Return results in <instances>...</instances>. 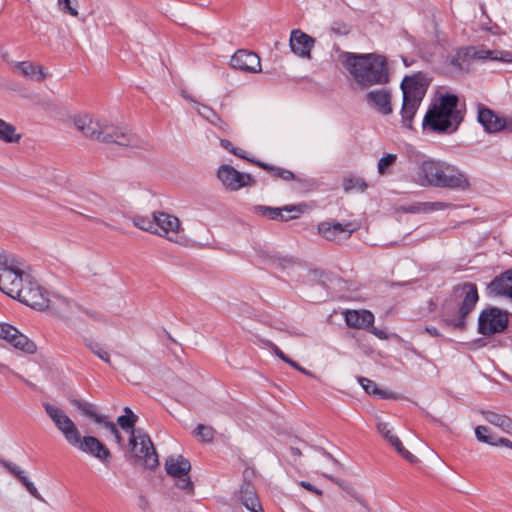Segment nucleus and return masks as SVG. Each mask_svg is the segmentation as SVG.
Instances as JSON below:
<instances>
[{
  "mask_svg": "<svg viewBox=\"0 0 512 512\" xmlns=\"http://www.w3.org/2000/svg\"><path fill=\"white\" fill-rule=\"evenodd\" d=\"M132 222L135 227L141 230L151 233H157L156 220L154 217L153 219H150L149 217L146 216L137 215L132 218Z\"/></svg>",
  "mask_w": 512,
  "mask_h": 512,
  "instance_id": "36",
  "label": "nucleus"
},
{
  "mask_svg": "<svg viewBox=\"0 0 512 512\" xmlns=\"http://www.w3.org/2000/svg\"><path fill=\"white\" fill-rule=\"evenodd\" d=\"M0 464L13 474L17 479L24 473V471L15 463L8 460H1Z\"/></svg>",
  "mask_w": 512,
  "mask_h": 512,
  "instance_id": "46",
  "label": "nucleus"
},
{
  "mask_svg": "<svg viewBox=\"0 0 512 512\" xmlns=\"http://www.w3.org/2000/svg\"><path fill=\"white\" fill-rule=\"evenodd\" d=\"M509 323V313L498 307L485 308L478 318V333L491 336L503 332Z\"/></svg>",
  "mask_w": 512,
  "mask_h": 512,
  "instance_id": "9",
  "label": "nucleus"
},
{
  "mask_svg": "<svg viewBox=\"0 0 512 512\" xmlns=\"http://www.w3.org/2000/svg\"><path fill=\"white\" fill-rule=\"evenodd\" d=\"M498 58L496 60L511 63L512 62V53L509 51H499L497 50Z\"/></svg>",
  "mask_w": 512,
  "mask_h": 512,
  "instance_id": "51",
  "label": "nucleus"
},
{
  "mask_svg": "<svg viewBox=\"0 0 512 512\" xmlns=\"http://www.w3.org/2000/svg\"><path fill=\"white\" fill-rule=\"evenodd\" d=\"M124 415H121L117 419L118 425L125 431H130V435H133V431H139L140 428L136 429L135 424L138 421V416L133 413L129 407L124 408Z\"/></svg>",
  "mask_w": 512,
  "mask_h": 512,
  "instance_id": "32",
  "label": "nucleus"
},
{
  "mask_svg": "<svg viewBox=\"0 0 512 512\" xmlns=\"http://www.w3.org/2000/svg\"><path fill=\"white\" fill-rule=\"evenodd\" d=\"M0 339L6 340L13 347L26 353L33 354L36 351L35 343L10 324L0 323Z\"/></svg>",
  "mask_w": 512,
  "mask_h": 512,
  "instance_id": "16",
  "label": "nucleus"
},
{
  "mask_svg": "<svg viewBox=\"0 0 512 512\" xmlns=\"http://www.w3.org/2000/svg\"><path fill=\"white\" fill-rule=\"evenodd\" d=\"M165 470L169 476L176 479L175 485L178 488L193 493L194 484L189 476L191 464L188 459L181 455L177 457L169 456L165 460Z\"/></svg>",
  "mask_w": 512,
  "mask_h": 512,
  "instance_id": "10",
  "label": "nucleus"
},
{
  "mask_svg": "<svg viewBox=\"0 0 512 512\" xmlns=\"http://www.w3.org/2000/svg\"><path fill=\"white\" fill-rule=\"evenodd\" d=\"M238 499L250 512H264L256 490L251 483L245 481L241 484Z\"/></svg>",
  "mask_w": 512,
  "mask_h": 512,
  "instance_id": "24",
  "label": "nucleus"
},
{
  "mask_svg": "<svg viewBox=\"0 0 512 512\" xmlns=\"http://www.w3.org/2000/svg\"><path fill=\"white\" fill-rule=\"evenodd\" d=\"M21 135L16 132V127L0 118V140L5 143H18Z\"/></svg>",
  "mask_w": 512,
  "mask_h": 512,
  "instance_id": "30",
  "label": "nucleus"
},
{
  "mask_svg": "<svg viewBox=\"0 0 512 512\" xmlns=\"http://www.w3.org/2000/svg\"><path fill=\"white\" fill-rule=\"evenodd\" d=\"M367 103L383 115L392 113L391 93L386 88L375 89L366 94Z\"/></svg>",
  "mask_w": 512,
  "mask_h": 512,
  "instance_id": "20",
  "label": "nucleus"
},
{
  "mask_svg": "<svg viewBox=\"0 0 512 512\" xmlns=\"http://www.w3.org/2000/svg\"><path fill=\"white\" fill-rule=\"evenodd\" d=\"M473 57L479 60H496L498 53L497 50L480 49L474 52Z\"/></svg>",
  "mask_w": 512,
  "mask_h": 512,
  "instance_id": "45",
  "label": "nucleus"
},
{
  "mask_svg": "<svg viewBox=\"0 0 512 512\" xmlns=\"http://www.w3.org/2000/svg\"><path fill=\"white\" fill-rule=\"evenodd\" d=\"M289 451L290 453L293 455V456H296V457H300L302 455L301 451L299 448H296V447H290L289 448Z\"/></svg>",
  "mask_w": 512,
  "mask_h": 512,
  "instance_id": "60",
  "label": "nucleus"
},
{
  "mask_svg": "<svg viewBox=\"0 0 512 512\" xmlns=\"http://www.w3.org/2000/svg\"><path fill=\"white\" fill-rule=\"evenodd\" d=\"M85 313L91 317L93 320L97 321V322H105V319L104 317L99 314V313H96V312H91V311H88V310H85Z\"/></svg>",
  "mask_w": 512,
  "mask_h": 512,
  "instance_id": "53",
  "label": "nucleus"
},
{
  "mask_svg": "<svg viewBox=\"0 0 512 512\" xmlns=\"http://www.w3.org/2000/svg\"><path fill=\"white\" fill-rule=\"evenodd\" d=\"M371 333H373L376 337H378L379 339H382V340L388 338L387 333L385 331L377 329V328H372Z\"/></svg>",
  "mask_w": 512,
  "mask_h": 512,
  "instance_id": "55",
  "label": "nucleus"
},
{
  "mask_svg": "<svg viewBox=\"0 0 512 512\" xmlns=\"http://www.w3.org/2000/svg\"><path fill=\"white\" fill-rule=\"evenodd\" d=\"M475 436L478 441L487 443L492 446L501 445L500 440L502 437H496L489 433V429L485 426H477L475 428Z\"/></svg>",
  "mask_w": 512,
  "mask_h": 512,
  "instance_id": "34",
  "label": "nucleus"
},
{
  "mask_svg": "<svg viewBox=\"0 0 512 512\" xmlns=\"http://www.w3.org/2000/svg\"><path fill=\"white\" fill-rule=\"evenodd\" d=\"M58 5L64 13L74 17L78 16L77 0H58Z\"/></svg>",
  "mask_w": 512,
  "mask_h": 512,
  "instance_id": "44",
  "label": "nucleus"
},
{
  "mask_svg": "<svg viewBox=\"0 0 512 512\" xmlns=\"http://www.w3.org/2000/svg\"><path fill=\"white\" fill-rule=\"evenodd\" d=\"M14 285L41 288L36 271L22 258L0 251V288Z\"/></svg>",
  "mask_w": 512,
  "mask_h": 512,
  "instance_id": "5",
  "label": "nucleus"
},
{
  "mask_svg": "<svg viewBox=\"0 0 512 512\" xmlns=\"http://www.w3.org/2000/svg\"><path fill=\"white\" fill-rule=\"evenodd\" d=\"M13 70L24 77L30 78L38 82H41L47 76V74L43 71V68L41 66H35L30 61L16 62L13 66Z\"/></svg>",
  "mask_w": 512,
  "mask_h": 512,
  "instance_id": "26",
  "label": "nucleus"
},
{
  "mask_svg": "<svg viewBox=\"0 0 512 512\" xmlns=\"http://www.w3.org/2000/svg\"><path fill=\"white\" fill-rule=\"evenodd\" d=\"M428 82L421 74L406 76L401 82L403 103L401 108L402 125L412 129L413 118L426 94Z\"/></svg>",
  "mask_w": 512,
  "mask_h": 512,
  "instance_id": "6",
  "label": "nucleus"
},
{
  "mask_svg": "<svg viewBox=\"0 0 512 512\" xmlns=\"http://www.w3.org/2000/svg\"><path fill=\"white\" fill-rule=\"evenodd\" d=\"M479 300L478 290H467L455 317L444 318L443 322L448 327L463 331L466 329V318L473 311Z\"/></svg>",
  "mask_w": 512,
  "mask_h": 512,
  "instance_id": "13",
  "label": "nucleus"
},
{
  "mask_svg": "<svg viewBox=\"0 0 512 512\" xmlns=\"http://www.w3.org/2000/svg\"><path fill=\"white\" fill-rule=\"evenodd\" d=\"M378 432L395 448V450L408 462L415 463L417 457L409 452L402 444L401 440L393 434L388 423L380 422L377 425Z\"/></svg>",
  "mask_w": 512,
  "mask_h": 512,
  "instance_id": "22",
  "label": "nucleus"
},
{
  "mask_svg": "<svg viewBox=\"0 0 512 512\" xmlns=\"http://www.w3.org/2000/svg\"><path fill=\"white\" fill-rule=\"evenodd\" d=\"M500 443H501V445L509 447V448L512 449V441H510L509 439L501 438Z\"/></svg>",
  "mask_w": 512,
  "mask_h": 512,
  "instance_id": "62",
  "label": "nucleus"
},
{
  "mask_svg": "<svg viewBox=\"0 0 512 512\" xmlns=\"http://www.w3.org/2000/svg\"><path fill=\"white\" fill-rule=\"evenodd\" d=\"M196 110L198 114L205 120H207L209 123L216 126L222 131H227L228 124L224 120H222L212 108L204 104L197 103Z\"/></svg>",
  "mask_w": 512,
  "mask_h": 512,
  "instance_id": "27",
  "label": "nucleus"
},
{
  "mask_svg": "<svg viewBox=\"0 0 512 512\" xmlns=\"http://www.w3.org/2000/svg\"><path fill=\"white\" fill-rule=\"evenodd\" d=\"M220 144H221V146H222L224 149H226V150H228V151H230V152H231V147H234V146L232 145V143H231L229 140H227V139H222V140L220 141Z\"/></svg>",
  "mask_w": 512,
  "mask_h": 512,
  "instance_id": "58",
  "label": "nucleus"
},
{
  "mask_svg": "<svg viewBox=\"0 0 512 512\" xmlns=\"http://www.w3.org/2000/svg\"><path fill=\"white\" fill-rule=\"evenodd\" d=\"M129 444L133 457L145 468L154 469L159 465V459L155 447L147 433L143 430L133 431Z\"/></svg>",
  "mask_w": 512,
  "mask_h": 512,
  "instance_id": "8",
  "label": "nucleus"
},
{
  "mask_svg": "<svg viewBox=\"0 0 512 512\" xmlns=\"http://www.w3.org/2000/svg\"><path fill=\"white\" fill-rule=\"evenodd\" d=\"M503 431H505L508 434L512 435V419L508 416H504L503 419H501V423L499 426Z\"/></svg>",
  "mask_w": 512,
  "mask_h": 512,
  "instance_id": "49",
  "label": "nucleus"
},
{
  "mask_svg": "<svg viewBox=\"0 0 512 512\" xmlns=\"http://www.w3.org/2000/svg\"><path fill=\"white\" fill-rule=\"evenodd\" d=\"M70 403L79 409L85 416L92 418L97 424L104 422V416L99 415L96 411L95 405L82 399H71Z\"/></svg>",
  "mask_w": 512,
  "mask_h": 512,
  "instance_id": "28",
  "label": "nucleus"
},
{
  "mask_svg": "<svg viewBox=\"0 0 512 512\" xmlns=\"http://www.w3.org/2000/svg\"><path fill=\"white\" fill-rule=\"evenodd\" d=\"M230 65L233 69L248 73H258L261 71L259 56L248 50H238L231 57Z\"/></svg>",
  "mask_w": 512,
  "mask_h": 512,
  "instance_id": "18",
  "label": "nucleus"
},
{
  "mask_svg": "<svg viewBox=\"0 0 512 512\" xmlns=\"http://www.w3.org/2000/svg\"><path fill=\"white\" fill-rule=\"evenodd\" d=\"M231 153L234 154L235 156L239 157V158H242V159H246L250 162H253L256 164V160H253V159H249L247 156H246V153L243 149L241 148H236V147H231Z\"/></svg>",
  "mask_w": 512,
  "mask_h": 512,
  "instance_id": "52",
  "label": "nucleus"
},
{
  "mask_svg": "<svg viewBox=\"0 0 512 512\" xmlns=\"http://www.w3.org/2000/svg\"><path fill=\"white\" fill-rule=\"evenodd\" d=\"M307 209V205L305 203H300L296 205H285L280 208H274L269 206H257L256 211L263 216L268 217L272 220H282L289 221L293 219H298Z\"/></svg>",
  "mask_w": 512,
  "mask_h": 512,
  "instance_id": "15",
  "label": "nucleus"
},
{
  "mask_svg": "<svg viewBox=\"0 0 512 512\" xmlns=\"http://www.w3.org/2000/svg\"><path fill=\"white\" fill-rule=\"evenodd\" d=\"M217 177L229 191H238L255 183L251 174L239 172L234 167L226 164L219 167Z\"/></svg>",
  "mask_w": 512,
  "mask_h": 512,
  "instance_id": "11",
  "label": "nucleus"
},
{
  "mask_svg": "<svg viewBox=\"0 0 512 512\" xmlns=\"http://www.w3.org/2000/svg\"><path fill=\"white\" fill-rule=\"evenodd\" d=\"M458 288H469V289H472V288H476V285L473 284V283H470V282H465L462 285H459Z\"/></svg>",
  "mask_w": 512,
  "mask_h": 512,
  "instance_id": "64",
  "label": "nucleus"
},
{
  "mask_svg": "<svg viewBox=\"0 0 512 512\" xmlns=\"http://www.w3.org/2000/svg\"><path fill=\"white\" fill-rule=\"evenodd\" d=\"M25 488L27 489V491L37 500L41 501V502H46L45 499L41 496V494L38 492L37 488L35 487V485L30 482L27 486H25Z\"/></svg>",
  "mask_w": 512,
  "mask_h": 512,
  "instance_id": "50",
  "label": "nucleus"
},
{
  "mask_svg": "<svg viewBox=\"0 0 512 512\" xmlns=\"http://www.w3.org/2000/svg\"><path fill=\"white\" fill-rule=\"evenodd\" d=\"M465 109L455 94H439L427 110L422 127L438 134L456 132L464 120Z\"/></svg>",
  "mask_w": 512,
  "mask_h": 512,
  "instance_id": "2",
  "label": "nucleus"
},
{
  "mask_svg": "<svg viewBox=\"0 0 512 512\" xmlns=\"http://www.w3.org/2000/svg\"><path fill=\"white\" fill-rule=\"evenodd\" d=\"M496 295H503L512 299V290H492Z\"/></svg>",
  "mask_w": 512,
  "mask_h": 512,
  "instance_id": "57",
  "label": "nucleus"
},
{
  "mask_svg": "<svg viewBox=\"0 0 512 512\" xmlns=\"http://www.w3.org/2000/svg\"><path fill=\"white\" fill-rule=\"evenodd\" d=\"M290 48L293 53L303 58L311 57L314 39L299 29L292 30L290 35Z\"/></svg>",
  "mask_w": 512,
  "mask_h": 512,
  "instance_id": "19",
  "label": "nucleus"
},
{
  "mask_svg": "<svg viewBox=\"0 0 512 512\" xmlns=\"http://www.w3.org/2000/svg\"><path fill=\"white\" fill-rule=\"evenodd\" d=\"M156 220V229L160 228L163 233L157 231L159 235H176L180 228V221L176 216L165 212H154Z\"/></svg>",
  "mask_w": 512,
  "mask_h": 512,
  "instance_id": "25",
  "label": "nucleus"
},
{
  "mask_svg": "<svg viewBox=\"0 0 512 512\" xmlns=\"http://www.w3.org/2000/svg\"><path fill=\"white\" fill-rule=\"evenodd\" d=\"M269 346H270V348H272V351L274 352V354L276 356H278L281 360H283L285 363L289 364L291 367H293L294 369H296L302 373H305V374L307 373L305 368L301 367L298 363H296L291 358H289L287 355H285L283 353V351L281 349H279V347H277L276 345L271 344V343H269Z\"/></svg>",
  "mask_w": 512,
  "mask_h": 512,
  "instance_id": "42",
  "label": "nucleus"
},
{
  "mask_svg": "<svg viewBox=\"0 0 512 512\" xmlns=\"http://www.w3.org/2000/svg\"><path fill=\"white\" fill-rule=\"evenodd\" d=\"M18 480L22 483V485L25 487L27 486L31 481L24 475V473L18 478Z\"/></svg>",
  "mask_w": 512,
  "mask_h": 512,
  "instance_id": "61",
  "label": "nucleus"
},
{
  "mask_svg": "<svg viewBox=\"0 0 512 512\" xmlns=\"http://www.w3.org/2000/svg\"><path fill=\"white\" fill-rule=\"evenodd\" d=\"M84 344L95 356L110 364V354L99 342L86 338L84 339Z\"/></svg>",
  "mask_w": 512,
  "mask_h": 512,
  "instance_id": "35",
  "label": "nucleus"
},
{
  "mask_svg": "<svg viewBox=\"0 0 512 512\" xmlns=\"http://www.w3.org/2000/svg\"><path fill=\"white\" fill-rule=\"evenodd\" d=\"M487 288H512V268L495 277Z\"/></svg>",
  "mask_w": 512,
  "mask_h": 512,
  "instance_id": "37",
  "label": "nucleus"
},
{
  "mask_svg": "<svg viewBox=\"0 0 512 512\" xmlns=\"http://www.w3.org/2000/svg\"><path fill=\"white\" fill-rule=\"evenodd\" d=\"M340 59L354 81L364 89L389 82L386 57L376 53L342 52Z\"/></svg>",
  "mask_w": 512,
  "mask_h": 512,
  "instance_id": "1",
  "label": "nucleus"
},
{
  "mask_svg": "<svg viewBox=\"0 0 512 512\" xmlns=\"http://www.w3.org/2000/svg\"><path fill=\"white\" fill-rule=\"evenodd\" d=\"M256 165L263 168L277 179H282L284 181H292L297 179L296 175L292 171L285 168L276 167L261 161H257Z\"/></svg>",
  "mask_w": 512,
  "mask_h": 512,
  "instance_id": "29",
  "label": "nucleus"
},
{
  "mask_svg": "<svg viewBox=\"0 0 512 512\" xmlns=\"http://www.w3.org/2000/svg\"><path fill=\"white\" fill-rule=\"evenodd\" d=\"M484 418L486 421H488L490 424L495 425L497 427L500 426L501 419L504 418L505 415H501L492 411H484L482 412Z\"/></svg>",
  "mask_w": 512,
  "mask_h": 512,
  "instance_id": "48",
  "label": "nucleus"
},
{
  "mask_svg": "<svg viewBox=\"0 0 512 512\" xmlns=\"http://www.w3.org/2000/svg\"><path fill=\"white\" fill-rule=\"evenodd\" d=\"M44 409L65 440L71 444L80 433L74 422L57 406L45 403Z\"/></svg>",
  "mask_w": 512,
  "mask_h": 512,
  "instance_id": "12",
  "label": "nucleus"
},
{
  "mask_svg": "<svg viewBox=\"0 0 512 512\" xmlns=\"http://www.w3.org/2000/svg\"><path fill=\"white\" fill-rule=\"evenodd\" d=\"M478 121L488 133H497L505 128V118L498 116L493 110L480 107L478 110Z\"/></svg>",
  "mask_w": 512,
  "mask_h": 512,
  "instance_id": "21",
  "label": "nucleus"
},
{
  "mask_svg": "<svg viewBox=\"0 0 512 512\" xmlns=\"http://www.w3.org/2000/svg\"><path fill=\"white\" fill-rule=\"evenodd\" d=\"M193 433L203 442H211L213 441L215 431L212 427L198 424Z\"/></svg>",
  "mask_w": 512,
  "mask_h": 512,
  "instance_id": "41",
  "label": "nucleus"
},
{
  "mask_svg": "<svg viewBox=\"0 0 512 512\" xmlns=\"http://www.w3.org/2000/svg\"><path fill=\"white\" fill-rule=\"evenodd\" d=\"M70 445L84 453L94 456L103 463H107L111 459L110 450L94 436H85L81 438L79 433L76 440H74Z\"/></svg>",
  "mask_w": 512,
  "mask_h": 512,
  "instance_id": "14",
  "label": "nucleus"
},
{
  "mask_svg": "<svg viewBox=\"0 0 512 512\" xmlns=\"http://www.w3.org/2000/svg\"><path fill=\"white\" fill-rule=\"evenodd\" d=\"M344 318L347 326L355 329L367 330L374 323V315L368 310H347Z\"/></svg>",
  "mask_w": 512,
  "mask_h": 512,
  "instance_id": "23",
  "label": "nucleus"
},
{
  "mask_svg": "<svg viewBox=\"0 0 512 512\" xmlns=\"http://www.w3.org/2000/svg\"><path fill=\"white\" fill-rule=\"evenodd\" d=\"M426 332L433 336V337H439L441 336L440 332L438 331V329L434 326H426L425 328Z\"/></svg>",
  "mask_w": 512,
  "mask_h": 512,
  "instance_id": "56",
  "label": "nucleus"
},
{
  "mask_svg": "<svg viewBox=\"0 0 512 512\" xmlns=\"http://www.w3.org/2000/svg\"><path fill=\"white\" fill-rule=\"evenodd\" d=\"M445 206L446 205L442 202H421L409 206H404L402 207V210L406 213L431 212L442 210L445 208Z\"/></svg>",
  "mask_w": 512,
  "mask_h": 512,
  "instance_id": "31",
  "label": "nucleus"
},
{
  "mask_svg": "<svg viewBox=\"0 0 512 512\" xmlns=\"http://www.w3.org/2000/svg\"><path fill=\"white\" fill-rule=\"evenodd\" d=\"M7 296L18 300L35 310L52 309L58 311L64 305H69L66 298L53 290H0Z\"/></svg>",
  "mask_w": 512,
  "mask_h": 512,
  "instance_id": "7",
  "label": "nucleus"
},
{
  "mask_svg": "<svg viewBox=\"0 0 512 512\" xmlns=\"http://www.w3.org/2000/svg\"><path fill=\"white\" fill-rule=\"evenodd\" d=\"M331 31L337 35H348L351 31V26L342 20H335L331 23Z\"/></svg>",
  "mask_w": 512,
  "mask_h": 512,
  "instance_id": "43",
  "label": "nucleus"
},
{
  "mask_svg": "<svg viewBox=\"0 0 512 512\" xmlns=\"http://www.w3.org/2000/svg\"><path fill=\"white\" fill-rule=\"evenodd\" d=\"M354 231L355 228L350 222L341 224L338 222L324 221L318 224V233L324 239L333 242L349 239Z\"/></svg>",
  "mask_w": 512,
  "mask_h": 512,
  "instance_id": "17",
  "label": "nucleus"
},
{
  "mask_svg": "<svg viewBox=\"0 0 512 512\" xmlns=\"http://www.w3.org/2000/svg\"><path fill=\"white\" fill-rule=\"evenodd\" d=\"M505 122H506V124H505L504 130L505 129L512 130V117L505 118Z\"/></svg>",
  "mask_w": 512,
  "mask_h": 512,
  "instance_id": "63",
  "label": "nucleus"
},
{
  "mask_svg": "<svg viewBox=\"0 0 512 512\" xmlns=\"http://www.w3.org/2000/svg\"><path fill=\"white\" fill-rule=\"evenodd\" d=\"M168 240L181 245H186L188 242L187 239H174L173 236H168Z\"/></svg>",
  "mask_w": 512,
  "mask_h": 512,
  "instance_id": "59",
  "label": "nucleus"
},
{
  "mask_svg": "<svg viewBox=\"0 0 512 512\" xmlns=\"http://www.w3.org/2000/svg\"><path fill=\"white\" fill-rule=\"evenodd\" d=\"M358 381L361 384V386L364 388L366 393L371 394V395H377L383 399H387L389 397L388 393L381 391L374 381H372L368 378H365V377H359Z\"/></svg>",
  "mask_w": 512,
  "mask_h": 512,
  "instance_id": "39",
  "label": "nucleus"
},
{
  "mask_svg": "<svg viewBox=\"0 0 512 512\" xmlns=\"http://www.w3.org/2000/svg\"><path fill=\"white\" fill-rule=\"evenodd\" d=\"M101 424H103L104 427L109 430V432L114 436L118 444H122L123 438L113 422L107 421L106 418L104 417V422H102Z\"/></svg>",
  "mask_w": 512,
  "mask_h": 512,
  "instance_id": "47",
  "label": "nucleus"
},
{
  "mask_svg": "<svg viewBox=\"0 0 512 512\" xmlns=\"http://www.w3.org/2000/svg\"><path fill=\"white\" fill-rule=\"evenodd\" d=\"M397 160L396 154H387L379 159L377 170L380 175H385L390 173L391 167L395 164Z\"/></svg>",
  "mask_w": 512,
  "mask_h": 512,
  "instance_id": "40",
  "label": "nucleus"
},
{
  "mask_svg": "<svg viewBox=\"0 0 512 512\" xmlns=\"http://www.w3.org/2000/svg\"><path fill=\"white\" fill-rule=\"evenodd\" d=\"M311 278H318L319 282L318 284L322 287L329 288L330 286H340L344 281L343 279L333 275L332 273H327L324 271L320 272H311L310 273Z\"/></svg>",
  "mask_w": 512,
  "mask_h": 512,
  "instance_id": "33",
  "label": "nucleus"
},
{
  "mask_svg": "<svg viewBox=\"0 0 512 512\" xmlns=\"http://www.w3.org/2000/svg\"><path fill=\"white\" fill-rule=\"evenodd\" d=\"M74 123L77 130L93 140L136 149H147L148 147V143L135 134L87 114L75 117Z\"/></svg>",
  "mask_w": 512,
  "mask_h": 512,
  "instance_id": "3",
  "label": "nucleus"
},
{
  "mask_svg": "<svg viewBox=\"0 0 512 512\" xmlns=\"http://www.w3.org/2000/svg\"><path fill=\"white\" fill-rule=\"evenodd\" d=\"M368 185L364 179L360 177H349L344 179L343 181V189L346 192L358 191L364 192L367 189Z\"/></svg>",
  "mask_w": 512,
  "mask_h": 512,
  "instance_id": "38",
  "label": "nucleus"
},
{
  "mask_svg": "<svg viewBox=\"0 0 512 512\" xmlns=\"http://www.w3.org/2000/svg\"><path fill=\"white\" fill-rule=\"evenodd\" d=\"M301 486H302V487H304L305 489H307V490L311 491V492H314V493L318 494V495H320V494H321V491H320V490H318L317 488H315V487H314L311 483H309V482L302 481V482H301Z\"/></svg>",
  "mask_w": 512,
  "mask_h": 512,
  "instance_id": "54",
  "label": "nucleus"
},
{
  "mask_svg": "<svg viewBox=\"0 0 512 512\" xmlns=\"http://www.w3.org/2000/svg\"><path fill=\"white\" fill-rule=\"evenodd\" d=\"M418 183L421 186L463 190L470 186L468 178L460 169L435 159H427L420 164Z\"/></svg>",
  "mask_w": 512,
  "mask_h": 512,
  "instance_id": "4",
  "label": "nucleus"
}]
</instances>
